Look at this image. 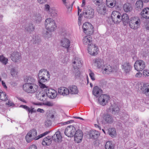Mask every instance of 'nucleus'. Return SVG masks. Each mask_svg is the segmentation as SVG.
<instances>
[{"instance_id": "25", "label": "nucleus", "mask_w": 149, "mask_h": 149, "mask_svg": "<svg viewBox=\"0 0 149 149\" xmlns=\"http://www.w3.org/2000/svg\"><path fill=\"white\" fill-rule=\"evenodd\" d=\"M142 17L145 19H149V8H144L141 13Z\"/></svg>"}, {"instance_id": "48", "label": "nucleus", "mask_w": 149, "mask_h": 149, "mask_svg": "<svg viewBox=\"0 0 149 149\" xmlns=\"http://www.w3.org/2000/svg\"><path fill=\"white\" fill-rule=\"evenodd\" d=\"M33 40L34 41V44L38 45L39 44L41 41L40 38L38 36H35V38H33Z\"/></svg>"}, {"instance_id": "32", "label": "nucleus", "mask_w": 149, "mask_h": 149, "mask_svg": "<svg viewBox=\"0 0 149 149\" xmlns=\"http://www.w3.org/2000/svg\"><path fill=\"white\" fill-rule=\"evenodd\" d=\"M58 93L63 95H67L69 93V89L64 87H61L58 89Z\"/></svg>"}, {"instance_id": "10", "label": "nucleus", "mask_w": 149, "mask_h": 149, "mask_svg": "<svg viewBox=\"0 0 149 149\" xmlns=\"http://www.w3.org/2000/svg\"><path fill=\"white\" fill-rule=\"evenodd\" d=\"M88 53L91 55L95 56L98 53V48L95 45L92 44L88 47Z\"/></svg>"}, {"instance_id": "49", "label": "nucleus", "mask_w": 149, "mask_h": 149, "mask_svg": "<svg viewBox=\"0 0 149 149\" xmlns=\"http://www.w3.org/2000/svg\"><path fill=\"white\" fill-rule=\"evenodd\" d=\"M32 138L31 137V135H29L28 133L26 135L25 137L26 141L28 143H29L34 139Z\"/></svg>"}, {"instance_id": "27", "label": "nucleus", "mask_w": 149, "mask_h": 149, "mask_svg": "<svg viewBox=\"0 0 149 149\" xmlns=\"http://www.w3.org/2000/svg\"><path fill=\"white\" fill-rule=\"evenodd\" d=\"M69 93L72 94H76L78 93V90L76 86L71 85L69 87Z\"/></svg>"}, {"instance_id": "17", "label": "nucleus", "mask_w": 149, "mask_h": 149, "mask_svg": "<svg viewBox=\"0 0 149 149\" xmlns=\"http://www.w3.org/2000/svg\"><path fill=\"white\" fill-rule=\"evenodd\" d=\"M19 107L22 108L26 110L28 113V116L29 117H30L29 115L30 113L32 114L33 113L36 112V110L34 108L32 107L30 108L26 105H21L19 106Z\"/></svg>"}, {"instance_id": "6", "label": "nucleus", "mask_w": 149, "mask_h": 149, "mask_svg": "<svg viewBox=\"0 0 149 149\" xmlns=\"http://www.w3.org/2000/svg\"><path fill=\"white\" fill-rule=\"evenodd\" d=\"M84 11H85L83 12V15L85 18L90 19L93 17L94 12L93 9L85 6Z\"/></svg>"}, {"instance_id": "23", "label": "nucleus", "mask_w": 149, "mask_h": 149, "mask_svg": "<svg viewBox=\"0 0 149 149\" xmlns=\"http://www.w3.org/2000/svg\"><path fill=\"white\" fill-rule=\"evenodd\" d=\"M52 139L55 141L59 142L62 139V137L61 134V133L59 131L56 132L55 134L52 136Z\"/></svg>"}, {"instance_id": "30", "label": "nucleus", "mask_w": 149, "mask_h": 149, "mask_svg": "<svg viewBox=\"0 0 149 149\" xmlns=\"http://www.w3.org/2000/svg\"><path fill=\"white\" fill-rule=\"evenodd\" d=\"M89 136L91 138L96 139L98 138L99 136V134L97 131L91 130L90 131Z\"/></svg>"}, {"instance_id": "9", "label": "nucleus", "mask_w": 149, "mask_h": 149, "mask_svg": "<svg viewBox=\"0 0 149 149\" xmlns=\"http://www.w3.org/2000/svg\"><path fill=\"white\" fill-rule=\"evenodd\" d=\"M113 121V118L107 113L104 114L102 116V123L104 124L111 123Z\"/></svg>"}, {"instance_id": "35", "label": "nucleus", "mask_w": 149, "mask_h": 149, "mask_svg": "<svg viewBox=\"0 0 149 149\" xmlns=\"http://www.w3.org/2000/svg\"><path fill=\"white\" fill-rule=\"evenodd\" d=\"M123 9L125 12H130L132 10V7L131 4L129 3H127L124 4Z\"/></svg>"}, {"instance_id": "24", "label": "nucleus", "mask_w": 149, "mask_h": 149, "mask_svg": "<svg viewBox=\"0 0 149 149\" xmlns=\"http://www.w3.org/2000/svg\"><path fill=\"white\" fill-rule=\"evenodd\" d=\"M24 81L26 82L25 84H36L35 79L31 76H26L24 79Z\"/></svg>"}, {"instance_id": "20", "label": "nucleus", "mask_w": 149, "mask_h": 149, "mask_svg": "<svg viewBox=\"0 0 149 149\" xmlns=\"http://www.w3.org/2000/svg\"><path fill=\"white\" fill-rule=\"evenodd\" d=\"M83 43L84 45L89 46L90 45H92V38L90 35H87L84 37L83 39Z\"/></svg>"}, {"instance_id": "2", "label": "nucleus", "mask_w": 149, "mask_h": 149, "mask_svg": "<svg viewBox=\"0 0 149 149\" xmlns=\"http://www.w3.org/2000/svg\"><path fill=\"white\" fill-rule=\"evenodd\" d=\"M45 24L46 29L50 32L53 31L56 27L55 21L50 18H48L45 20Z\"/></svg>"}, {"instance_id": "60", "label": "nucleus", "mask_w": 149, "mask_h": 149, "mask_svg": "<svg viewBox=\"0 0 149 149\" xmlns=\"http://www.w3.org/2000/svg\"><path fill=\"white\" fill-rule=\"evenodd\" d=\"M49 33L47 31H44L43 32L44 35L45 37H49L51 36V34H49Z\"/></svg>"}, {"instance_id": "45", "label": "nucleus", "mask_w": 149, "mask_h": 149, "mask_svg": "<svg viewBox=\"0 0 149 149\" xmlns=\"http://www.w3.org/2000/svg\"><path fill=\"white\" fill-rule=\"evenodd\" d=\"M8 59L3 55L0 56V62L3 64L6 65L8 63Z\"/></svg>"}, {"instance_id": "55", "label": "nucleus", "mask_w": 149, "mask_h": 149, "mask_svg": "<svg viewBox=\"0 0 149 149\" xmlns=\"http://www.w3.org/2000/svg\"><path fill=\"white\" fill-rule=\"evenodd\" d=\"M145 27L147 30H149V20H147L144 22Z\"/></svg>"}, {"instance_id": "3", "label": "nucleus", "mask_w": 149, "mask_h": 149, "mask_svg": "<svg viewBox=\"0 0 149 149\" xmlns=\"http://www.w3.org/2000/svg\"><path fill=\"white\" fill-rule=\"evenodd\" d=\"M24 90L30 93H35L38 90V86L36 84H24L23 86Z\"/></svg>"}, {"instance_id": "37", "label": "nucleus", "mask_w": 149, "mask_h": 149, "mask_svg": "<svg viewBox=\"0 0 149 149\" xmlns=\"http://www.w3.org/2000/svg\"><path fill=\"white\" fill-rule=\"evenodd\" d=\"M24 28L26 31L30 33L34 30V27L33 26V24L31 23L26 24Z\"/></svg>"}, {"instance_id": "64", "label": "nucleus", "mask_w": 149, "mask_h": 149, "mask_svg": "<svg viewBox=\"0 0 149 149\" xmlns=\"http://www.w3.org/2000/svg\"><path fill=\"white\" fill-rule=\"evenodd\" d=\"M6 104L9 106H11L14 105V103L8 100V102L6 103Z\"/></svg>"}, {"instance_id": "8", "label": "nucleus", "mask_w": 149, "mask_h": 149, "mask_svg": "<svg viewBox=\"0 0 149 149\" xmlns=\"http://www.w3.org/2000/svg\"><path fill=\"white\" fill-rule=\"evenodd\" d=\"M121 15L117 11H113L111 15V18L114 23H118L121 21Z\"/></svg>"}, {"instance_id": "12", "label": "nucleus", "mask_w": 149, "mask_h": 149, "mask_svg": "<svg viewBox=\"0 0 149 149\" xmlns=\"http://www.w3.org/2000/svg\"><path fill=\"white\" fill-rule=\"evenodd\" d=\"M38 76V80L39 86L40 88L42 89H45V88H47V86L43 83L47 82L49 80V79H47L45 77H42V76L41 77L40 76Z\"/></svg>"}, {"instance_id": "21", "label": "nucleus", "mask_w": 149, "mask_h": 149, "mask_svg": "<svg viewBox=\"0 0 149 149\" xmlns=\"http://www.w3.org/2000/svg\"><path fill=\"white\" fill-rule=\"evenodd\" d=\"M32 19L34 22L37 23H40L42 19V17L39 13H36L33 15Z\"/></svg>"}, {"instance_id": "57", "label": "nucleus", "mask_w": 149, "mask_h": 149, "mask_svg": "<svg viewBox=\"0 0 149 149\" xmlns=\"http://www.w3.org/2000/svg\"><path fill=\"white\" fill-rule=\"evenodd\" d=\"M90 70V72L89 73V76L91 77V79L94 81L95 80V78L94 77V73L92 72L91 70Z\"/></svg>"}, {"instance_id": "50", "label": "nucleus", "mask_w": 149, "mask_h": 149, "mask_svg": "<svg viewBox=\"0 0 149 149\" xmlns=\"http://www.w3.org/2000/svg\"><path fill=\"white\" fill-rule=\"evenodd\" d=\"M49 132V131H46L45 132L40 134V135L38 136L36 138V140H37L39 139L42 137L45 136L47 134H48Z\"/></svg>"}, {"instance_id": "5", "label": "nucleus", "mask_w": 149, "mask_h": 149, "mask_svg": "<svg viewBox=\"0 0 149 149\" xmlns=\"http://www.w3.org/2000/svg\"><path fill=\"white\" fill-rule=\"evenodd\" d=\"M145 63L143 60H138L136 61L134 65L135 69L138 71H141L145 68Z\"/></svg>"}, {"instance_id": "39", "label": "nucleus", "mask_w": 149, "mask_h": 149, "mask_svg": "<svg viewBox=\"0 0 149 149\" xmlns=\"http://www.w3.org/2000/svg\"><path fill=\"white\" fill-rule=\"evenodd\" d=\"M29 135H31L32 138L36 140V138L37 137L36 136L37 134V131L35 129H33L30 130L28 133Z\"/></svg>"}, {"instance_id": "44", "label": "nucleus", "mask_w": 149, "mask_h": 149, "mask_svg": "<svg viewBox=\"0 0 149 149\" xmlns=\"http://www.w3.org/2000/svg\"><path fill=\"white\" fill-rule=\"evenodd\" d=\"M92 24L88 22L85 23L83 24L82 28L84 32H86V31L89 28L91 27Z\"/></svg>"}, {"instance_id": "51", "label": "nucleus", "mask_w": 149, "mask_h": 149, "mask_svg": "<svg viewBox=\"0 0 149 149\" xmlns=\"http://www.w3.org/2000/svg\"><path fill=\"white\" fill-rule=\"evenodd\" d=\"M11 74L13 77H15L17 74V72L15 68H12L11 70Z\"/></svg>"}, {"instance_id": "61", "label": "nucleus", "mask_w": 149, "mask_h": 149, "mask_svg": "<svg viewBox=\"0 0 149 149\" xmlns=\"http://www.w3.org/2000/svg\"><path fill=\"white\" fill-rule=\"evenodd\" d=\"M45 10L48 12L50 11L51 8H50V6L49 5L46 4L45 5Z\"/></svg>"}, {"instance_id": "26", "label": "nucleus", "mask_w": 149, "mask_h": 149, "mask_svg": "<svg viewBox=\"0 0 149 149\" xmlns=\"http://www.w3.org/2000/svg\"><path fill=\"white\" fill-rule=\"evenodd\" d=\"M120 109L117 105H115L113 106H111L110 108V112L113 114L119 115Z\"/></svg>"}, {"instance_id": "41", "label": "nucleus", "mask_w": 149, "mask_h": 149, "mask_svg": "<svg viewBox=\"0 0 149 149\" xmlns=\"http://www.w3.org/2000/svg\"><path fill=\"white\" fill-rule=\"evenodd\" d=\"M105 148V149H114V145L111 141H108L106 143Z\"/></svg>"}, {"instance_id": "11", "label": "nucleus", "mask_w": 149, "mask_h": 149, "mask_svg": "<svg viewBox=\"0 0 149 149\" xmlns=\"http://www.w3.org/2000/svg\"><path fill=\"white\" fill-rule=\"evenodd\" d=\"M74 136V140L77 143L80 142L82 139L83 132L80 130L75 131Z\"/></svg>"}, {"instance_id": "34", "label": "nucleus", "mask_w": 149, "mask_h": 149, "mask_svg": "<svg viewBox=\"0 0 149 149\" xmlns=\"http://www.w3.org/2000/svg\"><path fill=\"white\" fill-rule=\"evenodd\" d=\"M52 143V140L51 136H48L43 139L42 144L43 145L49 146Z\"/></svg>"}, {"instance_id": "13", "label": "nucleus", "mask_w": 149, "mask_h": 149, "mask_svg": "<svg viewBox=\"0 0 149 149\" xmlns=\"http://www.w3.org/2000/svg\"><path fill=\"white\" fill-rule=\"evenodd\" d=\"M11 60L15 62L20 61L21 58L20 54L17 52H14L11 55Z\"/></svg>"}, {"instance_id": "46", "label": "nucleus", "mask_w": 149, "mask_h": 149, "mask_svg": "<svg viewBox=\"0 0 149 149\" xmlns=\"http://www.w3.org/2000/svg\"><path fill=\"white\" fill-rule=\"evenodd\" d=\"M94 32L93 27L92 25V26L91 27L89 28L86 31V32H84L86 34L88 35H92Z\"/></svg>"}, {"instance_id": "36", "label": "nucleus", "mask_w": 149, "mask_h": 149, "mask_svg": "<svg viewBox=\"0 0 149 149\" xmlns=\"http://www.w3.org/2000/svg\"><path fill=\"white\" fill-rule=\"evenodd\" d=\"M115 0H106V4L107 7L110 8L114 7L116 4Z\"/></svg>"}, {"instance_id": "1", "label": "nucleus", "mask_w": 149, "mask_h": 149, "mask_svg": "<svg viewBox=\"0 0 149 149\" xmlns=\"http://www.w3.org/2000/svg\"><path fill=\"white\" fill-rule=\"evenodd\" d=\"M92 93L95 96L98 97L99 102L103 106L106 104L110 99V97L108 96L105 94H102V90L97 86L94 87Z\"/></svg>"}, {"instance_id": "28", "label": "nucleus", "mask_w": 149, "mask_h": 149, "mask_svg": "<svg viewBox=\"0 0 149 149\" xmlns=\"http://www.w3.org/2000/svg\"><path fill=\"white\" fill-rule=\"evenodd\" d=\"M119 115L120 119L123 122L125 123L128 120L129 116L126 112H120Z\"/></svg>"}, {"instance_id": "4", "label": "nucleus", "mask_w": 149, "mask_h": 149, "mask_svg": "<svg viewBox=\"0 0 149 149\" xmlns=\"http://www.w3.org/2000/svg\"><path fill=\"white\" fill-rule=\"evenodd\" d=\"M141 23L140 19L137 17H132L130 19L129 24L132 29H136L139 26Z\"/></svg>"}, {"instance_id": "47", "label": "nucleus", "mask_w": 149, "mask_h": 149, "mask_svg": "<svg viewBox=\"0 0 149 149\" xmlns=\"http://www.w3.org/2000/svg\"><path fill=\"white\" fill-rule=\"evenodd\" d=\"M46 88H45V91L47 95V96L49 97V96H50V94L52 92H53V90L54 89L52 88H48V87L47 86Z\"/></svg>"}, {"instance_id": "43", "label": "nucleus", "mask_w": 149, "mask_h": 149, "mask_svg": "<svg viewBox=\"0 0 149 149\" xmlns=\"http://www.w3.org/2000/svg\"><path fill=\"white\" fill-rule=\"evenodd\" d=\"M48 13L52 17H55L57 16V11L54 8H51V9Z\"/></svg>"}, {"instance_id": "29", "label": "nucleus", "mask_w": 149, "mask_h": 149, "mask_svg": "<svg viewBox=\"0 0 149 149\" xmlns=\"http://www.w3.org/2000/svg\"><path fill=\"white\" fill-rule=\"evenodd\" d=\"M121 21H122L124 25H126L128 23L130 20L128 15L126 13L123 14V15L121 16Z\"/></svg>"}, {"instance_id": "15", "label": "nucleus", "mask_w": 149, "mask_h": 149, "mask_svg": "<svg viewBox=\"0 0 149 149\" xmlns=\"http://www.w3.org/2000/svg\"><path fill=\"white\" fill-rule=\"evenodd\" d=\"M114 68L110 65L107 64L102 68V70L103 73L109 74L110 72H112Z\"/></svg>"}, {"instance_id": "63", "label": "nucleus", "mask_w": 149, "mask_h": 149, "mask_svg": "<svg viewBox=\"0 0 149 149\" xmlns=\"http://www.w3.org/2000/svg\"><path fill=\"white\" fill-rule=\"evenodd\" d=\"M47 0H37L38 2L40 4H43L47 1Z\"/></svg>"}, {"instance_id": "31", "label": "nucleus", "mask_w": 149, "mask_h": 149, "mask_svg": "<svg viewBox=\"0 0 149 149\" xmlns=\"http://www.w3.org/2000/svg\"><path fill=\"white\" fill-rule=\"evenodd\" d=\"M95 64L98 68H101L103 66L104 61L103 60L100 58H97L95 59Z\"/></svg>"}, {"instance_id": "16", "label": "nucleus", "mask_w": 149, "mask_h": 149, "mask_svg": "<svg viewBox=\"0 0 149 149\" xmlns=\"http://www.w3.org/2000/svg\"><path fill=\"white\" fill-rule=\"evenodd\" d=\"M38 76L45 77L47 79H50V74L49 72L47 70L42 69L40 70L38 73Z\"/></svg>"}, {"instance_id": "62", "label": "nucleus", "mask_w": 149, "mask_h": 149, "mask_svg": "<svg viewBox=\"0 0 149 149\" xmlns=\"http://www.w3.org/2000/svg\"><path fill=\"white\" fill-rule=\"evenodd\" d=\"M74 122V121L73 120H70L68 121H67V122L63 123H61V124L62 125H64L66 124H68L69 123H72Z\"/></svg>"}, {"instance_id": "56", "label": "nucleus", "mask_w": 149, "mask_h": 149, "mask_svg": "<svg viewBox=\"0 0 149 149\" xmlns=\"http://www.w3.org/2000/svg\"><path fill=\"white\" fill-rule=\"evenodd\" d=\"M92 1L96 5H99L102 3V0H92Z\"/></svg>"}, {"instance_id": "33", "label": "nucleus", "mask_w": 149, "mask_h": 149, "mask_svg": "<svg viewBox=\"0 0 149 149\" xmlns=\"http://www.w3.org/2000/svg\"><path fill=\"white\" fill-rule=\"evenodd\" d=\"M143 1L142 0L137 1L135 5L136 9L138 10H141L143 8Z\"/></svg>"}, {"instance_id": "58", "label": "nucleus", "mask_w": 149, "mask_h": 149, "mask_svg": "<svg viewBox=\"0 0 149 149\" xmlns=\"http://www.w3.org/2000/svg\"><path fill=\"white\" fill-rule=\"evenodd\" d=\"M52 123L51 120H47L45 123V125L47 127H48L51 125Z\"/></svg>"}, {"instance_id": "18", "label": "nucleus", "mask_w": 149, "mask_h": 149, "mask_svg": "<svg viewBox=\"0 0 149 149\" xmlns=\"http://www.w3.org/2000/svg\"><path fill=\"white\" fill-rule=\"evenodd\" d=\"M61 43L62 46L63 47L66 48L68 52V49L69 48L70 44V40L66 38H64L62 39L61 40Z\"/></svg>"}, {"instance_id": "40", "label": "nucleus", "mask_w": 149, "mask_h": 149, "mask_svg": "<svg viewBox=\"0 0 149 149\" xmlns=\"http://www.w3.org/2000/svg\"><path fill=\"white\" fill-rule=\"evenodd\" d=\"M0 100L3 101H5L8 100L6 93L1 90H0Z\"/></svg>"}, {"instance_id": "14", "label": "nucleus", "mask_w": 149, "mask_h": 149, "mask_svg": "<svg viewBox=\"0 0 149 149\" xmlns=\"http://www.w3.org/2000/svg\"><path fill=\"white\" fill-rule=\"evenodd\" d=\"M73 67L74 69H79L81 67L82 61L80 58L76 57L72 60Z\"/></svg>"}, {"instance_id": "54", "label": "nucleus", "mask_w": 149, "mask_h": 149, "mask_svg": "<svg viewBox=\"0 0 149 149\" xmlns=\"http://www.w3.org/2000/svg\"><path fill=\"white\" fill-rule=\"evenodd\" d=\"M66 0H62V1L63 2V4L65 5L66 7L68 9H69L70 8H71L72 9V6H71V5L70 6H68V3L66 1Z\"/></svg>"}, {"instance_id": "53", "label": "nucleus", "mask_w": 149, "mask_h": 149, "mask_svg": "<svg viewBox=\"0 0 149 149\" xmlns=\"http://www.w3.org/2000/svg\"><path fill=\"white\" fill-rule=\"evenodd\" d=\"M53 91V92H52L51 93L50 96H49L50 98L52 99L55 98L57 95L56 91L54 90Z\"/></svg>"}, {"instance_id": "38", "label": "nucleus", "mask_w": 149, "mask_h": 149, "mask_svg": "<svg viewBox=\"0 0 149 149\" xmlns=\"http://www.w3.org/2000/svg\"><path fill=\"white\" fill-rule=\"evenodd\" d=\"M143 89V93L149 96V85L147 84H144Z\"/></svg>"}, {"instance_id": "7", "label": "nucleus", "mask_w": 149, "mask_h": 149, "mask_svg": "<svg viewBox=\"0 0 149 149\" xmlns=\"http://www.w3.org/2000/svg\"><path fill=\"white\" fill-rule=\"evenodd\" d=\"M76 129L73 126L70 125L68 126L65 129V134L68 137H73L75 134Z\"/></svg>"}, {"instance_id": "19", "label": "nucleus", "mask_w": 149, "mask_h": 149, "mask_svg": "<svg viewBox=\"0 0 149 149\" xmlns=\"http://www.w3.org/2000/svg\"><path fill=\"white\" fill-rule=\"evenodd\" d=\"M97 10L98 13L101 15H104L107 11V7L105 6L97 5Z\"/></svg>"}, {"instance_id": "59", "label": "nucleus", "mask_w": 149, "mask_h": 149, "mask_svg": "<svg viewBox=\"0 0 149 149\" xmlns=\"http://www.w3.org/2000/svg\"><path fill=\"white\" fill-rule=\"evenodd\" d=\"M77 69V70H75V76L76 78H77L79 77L80 74V71L78 70V69Z\"/></svg>"}, {"instance_id": "42", "label": "nucleus", "mask_w": 149, "mask_h": 149, "mask_svg": "<svg viewBox=\"0 0 149 149\" xmlns=\"http://www.w3.org/2000/svg\"><path fill=\"white\" fill-rule=\"evenodd\" d=\"M108 133L111 136L115 137L116 135V131L115 129L113 128H109L107 130Z\"/></svg>"}, {"instance_id": "22", "label": "nucleus", "mask_w": 149, "mask_h": 149, "mask_svg": "<svg viewBox=\"0 0 149 149\" xmlns=\"http://www.w3.org/2000/svg\"><path fill=\"white\" fill-rule=\"evenodd\" d=\"M122 69L126 73H128L132 69V67L129 63H125L122 65Z\"/></svg>"}, {"instance_id": "52", "label": "nucleus", "mask_w": 149, "mask_h": 149, "mask_svg": "<svg viewBox=\"0 0 149 149\" xmlns=\"http://www.w3.org/2000/svg\"><path fill=\"white\" fill-rule=\"evenodd\" d=\"M45 96V94L39 93L38 95V98L40 101H43L44 100V97Z\"/></svg>"}]
</instances>
